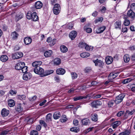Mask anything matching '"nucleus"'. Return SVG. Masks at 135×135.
I'll return each mask as SVG.
<instances>
[{
	"label": "nucleus",
	"instance_id": "nucleus-22",
	"mask_svg": "<svg viewBox=\"0 0 135 135\" xmlns=\"http://www.w3.org/2000/svg\"><path fill=\"white\" fill-rule=\"evenodd\" d=\"M81 122L83 125H86L90 123V120L86 118L81 120Z\"/></svg>",
	"mask_w": 135,
	"mask_h": 135
},
{
	"label": "nucleus",
	"instance_id": "nucleus-42",
	"mask_svg": "<svg viewBox=\"0 0 135 135\" xmlns=\"http://www.w3.org/2000/svg\"><path fill=\"white\" fill-rule=\"evenodd\" d=\"M27 67L24 65L23 67H22L21 69V72L23 73H26L27 71Z\"/></svg>",
	"mask_w": 135,
	"mask_h": 135
},
{
	"label": "nucleus",
	"instance_id": "nucleus-25",
	"mask_svg": "<svg viewBox=\"0 0 135 135\" xmlns=\"http://www.w3.org/2000/svg\"><path fill=\"white\" fill-rule=\"evenodd\" d=\"M61 116L60 113L59 112H56L53 115V117L54 119H59Z\"/></svg>",
	"mask_w": 135,
	"mask_h": 135
},
{
	"label": "nucleus",
	"instance_id": "nucleus-59",
	"mask_svg": "<svg viewBox=\"0 0 135 135\" xmlns=\"http://www.w3.org/2000/svg\"><path fill=\"white\" fill-rule=\"evenodd\" d=\"M16 110L18 112L22 110V109L20 106H19L15 108Z\"/></svg>",
	"mask_w": 135,
	"mask_h": 135
},
{
	"label": "nucleus",
	"instance_id": "nucleus-19",
	"mask_svg": "<svg viewBox=\"0 0 135 135\" xmlns=\"http://www.w3.org/2000/svg\"><path fill=\"white\" fill-rule=\"evenodd\" d=\"M32 18L31 19L33 21H36L38 19V17L37 15V13L36 12H33L32 13Z\"/></svg>",
	"mask_w": 135,
	"mask_h": 135
},
{
	"label": "nucleus",
	"instance_id": "nucleus-36",
	"mask_svg": "<svg viewBox=\"0 0 135 135\" xmlns=\"http://www.w3.org/2000/svg\"><path fill=\"white\" fill-rule=\"evenodd\" d=\"M135 112V110H133L131 111L127 110L125 114L127 115H132Z\"/></svg>",
	"mask_w": 135,
	"mask_h": 135
},
{
	"label": "nucleus",
	"instance_id": "nucleus-1",
	"mask_svg": "<svg viewBox=\"0 0 135 135\" xmlns=\"http://www.w3.org/2000/svg\"><path fill=\"white\" fill-rule=\"evenodd\" d=\"M33 71L36 74L41 75L42 76H43V75L44 74V70L42 68L40 67L35 68L33 69Z\"/></svg>",
	"mask_w": 135,
	"mask_h": 135
},
{
	"label": "nucleus",
	"instance_id": "nucleus-58",
	"mask_svg": "<svg viewBox=\"0 0 135 135\" xmlns=\"http://www.w3.org/2000/svg\"><path fill=\"white\" fill-rule=\"evenodd\" d=\"M131 9L132 10H135V3H132L131 5Z\"/></svg>",
	"mask_w": 135,
	"mask_h": 135
},
{
	"label": "nucleus",
	"instance_id": "nucleus-60",
	"mask_svg": "<svg viewBox=\"0 0 135 135\" xmlns=\"http://www.w3.org/2000/svg\"><path fill=\"white\" fill-rule=\"evenodd\" d=\"M124 113L123 111H120L117 114V116L118 117H120Z\"/></svg>",
	"mask_w": 135,
	"mask_h": 135
},
{
	"label": "nucleus",
	"instance_id": "nucleus-46",
	"mask_svg": "<svg viewBox=\"0 0 135 135\" xmlns=\"http://www.w3.org/2000/svg\"><path fill=\"white\" fill-rule=\"evenodd\" d=\"M71 76L73 79L76 78L77 76L78 75L75 73L72 72L71 73Z\"/></svg>",
	"mask_w": 135,
	"mask_h": 135
},
{
	"label": "nucleus",
	"instance_id": "nucleus-30",
	"mask_svg": "<svg viewBox=\"0 0 135 135\" xmlns=\"http://www.w3.org/2000/svg\"><path fill=\"white\" fill-rule=\"evenodd\" d=\"M124 60L125 62H127L130 60V57L127 54L125 55L124 56Z\"/></svg>",
	"mask_w": 135,
	"mask_h": 135
},
{
	"label": "nucleus",
	"instance_id": "nucleus-3",
	"mask_svg": "<svg viewBox=\"0 0 135 135\" xmlns=\"http://www.w3.org/2000/svg\"><path fill=\"white\" fill-rule=\"evenodd\" d=\"M61 8L58 4H55L53 8V11L54 14L57 15L59 14Z\"/></svg>",
	"mask_w": 135,
	"mask_h": 135
},
{
	"label": "nucleus",
	"instance_id": "nucleus-43",
	"mask_svg": "<svg viewBox=\"0 0 135 135\" xmlns=\"http://www.w3.org/2000/svg\"><path fill=\"white\" fill-rule=\"evenodd\" d=\"M84 99L83 96H80L78 97H75L73 99L74 101H76L77 100L82 99Z\"/></svg>",
	"mask_w": 135,
	"mask_h": 135
},
{
	"label": "nucleus",
	"instance_id": "nucleus-26",
	"mask_svg": "<svg viewBox=\"0 0 135 135\" xmlns=\"http://www.w3.org/2000/svg\"><path fill=\"white\" fill-rule=\"evenodd\" d=\"M8 103L9 106L10 107H13L15 104L14 101L12 99L9 100L8 102Z\"/></svg>",
	"mask_w": 135,
	"mask_h": 135
},
{
	"label": "nucleus",
	"instance_id": "nucleus-49",
	"mask_svg": "<svg viewBox=\"0 0 135 135\" xmlns=\"http://www.w3.org/2000/svg\"><path fill=\"white\" fill-rule=\"evenodd\" d=\"M30 134V135H38V133L36 131L33 130L31 132Z\"/></svg>",
	"mask_w": 135,
	"mask_h": 135
},
{
	"label": "nucleus",
	"instance_id": "nucleus-57",
	"mask_svg": "<svg viewBox=\"0 0 135 135\" xmlns=\"http://www.w3.org/2000/svg\"><path fill=\"white\" fill-rule=\"evenodd\" d=\"M129 49L132 51H135V45L131 46L129 47Z\"/></svg>",
	"mask_w": 135,
	"mask_h": 135
},
{
	"label": "nucleus",
	"instance_id": "nucleus-18",
	"mask_svg": "<svg viewBox=\"0 0 135 135\" xmlns=\"http://www.w3.org/2000/svg\"><path fill=\"white\" fill-rule=\"evenodd\" d=\"M53 52L51 50H49L45 51L44 54V56L46 57H50L52 55Z\"/></svg>",
	"mask_w": 135,
	"mask_h": 135
},
{
	"label": "nucleus",
	"instance_id": "nucleus-38",
	"mask_svg": "<svg viewBox=\"0 0 135 135\" xmlns=\"http://www.w3.org/2000/svg\"><path fill=\"white\" fill-rule=\"evenodd\" d=\"M70 131L72 132L77 133L79 131V128L76 127H73L70 128Z\"/></svg>",
	"mask_w": 135,
	"mask_h": 135
},
{
	"label": "nucleus",
	"instance_id": "nucleus-62",
	"mask_svg": "<svg viewBox=\"0 0 135 135\" xmlns=\"http://www.w3.org/2000/svg\"><path fill=\"white\" fill-rule=\"evenodd\" d=\"M91 70V69L90 67H86L85 69V71L86 73H88Z\"/></svg>",
	"mask_w": 135,
	"mask_h": 135
},
{
	"label": "nucleus",
	"instance_id": "nucleus-34",
	"mask_svg": "<svg viewBox=\"0 0 135 135\" xmlns=\"http://www.w3.org/2000/svg\"><path fill=\"white\" fill-rule=\"evenodd\" d=\"M52 117V114L51 113H49L46 116V120L47 122H49L51 120V118Z\"/></svg>",
	"mask_w": 135,
	"mask_h": 135
},
{
	"label": "nucleus",
	"instance_id": "nucleus-45",
	"mask_svg": "<svg viewBox=\"0 0 135 135\" xmlns=\"http://www.w3.org/2000/svg\"><path fill=\"white\" fill-rule=\"evenodd\" d=\"M85 48L86 50L88 51H90L93 50V47H91V46H90L87 44H86Z\"/></svg>",
	"mask_w": 135,
	"mask_h": 135
},
{
	"label": "nucleus",
	"instance_id": "nucleus-37",
	"mask_svg": "<svg viewBox=\"0 0 135 135\" xmlns=\"http://www.w3.org/2000/svg\"><path fill=\"white\" fill-rule=\"evenodd\" d=\"M133 79H132V78H127L123 80L122 82V83L124 84L128 83L131 81Z\"/></svg>",
	"mask_w": 135,
	"mask_h": 135
},
{
	"label": "nucleus",
	"instance_id": "nucleus-54",
	"mask_svg": "<svg viewBox=\"0 0 135 135\" xmlns=\"http://www.w3.org/2000/svg\"><path fill=\"white\" fill-rule=\"evenodd\" d=\"M37 97L36 95H35L33 97H30L29 98V100L32 101H33L36 100V99Z\"/></svg>",
	"mask_w": 135,
	"mask_h": 135
},
{
	"label": "nucleus",
	"instance_id": "nucleus-7",
	"mask_svg": "<svg viewBox=\"0 0 135 135\" xmlns=\"http://www.w3.org/2000/svg\"><path fill=\"white\" fill-rule=\"evenodd\" d=\"M77 33V32L76 31H73L69 33V36L71 40H74L76 37Z\"/></svg>",
	"mask_w": 135,
	"mask_h": 135
},
{
	"label": "nucleus",
	"instance_id": "nucleus-23",
	"mask_svg": "<svg viewBox=\"0 0 135 135\" xmlns=\"http://www.w3.org/2000/svg\"><path fill=\"white\" fill-rule=\"evenodd\" d=\"M60 50L63 53L66 52L68 50L67 48L64 45H62L60 46Z\"/></svg>",
	"mask_w": 135,
	"mask_h": 135
},
{
	"label": "nucleus",
	"instance_id": "nucleus-44",
	"mask_svg": "<svg viewBox=\"0 0 135 135\" xmlns=\"http://www.w3.org/2000/svg\"><path fill=\"white\" fill-rule=\"evenodd\" d=\"M54 72V71L53 70H51L50 71H48L46 72V73H44V74L43 75V76H45L46 75H49L53 73Z\"/></svg>",
	"mask_w": 135,
	"mask_h": 135
},
{
	"label": "nucleus",
	"instance_id": "nucleus-39",
	"mask_svg": "<svg viewBox=\"0 0 135 135\" xmlns=\"http://www.w3.org/2000/svg\"><path fill=\"white\" fill-rule=\"evenodd\" d=\"M86 44V43L84 42H80L79 44V47L81 48L85 47Z\"/></svg>",
	"mask_w": 135,
	"mask_h": 135
},
{
	"label": "nucleus",
	"instance_id": "nucleus-5",
	"mask_svg": "<svg viewBox=\"0 0 135 135\" xmlns=\"http://www.w3.org/2000/svg\"><path fill=\"white\" fill-rule=\"evenodd\" d=\"M91 104L92 107L97 108L98 106L102 105V103L100 101L96 100L93 102Z\"/></svg>",
	"mask_w": 135,
	"mask_h": 135
},
{
	"label": "nucleus",
	"instance_id": "nucleus-13",
	"mask_svg": "<svg viewBox=\"0 0 135 135\" xmlns=\"http://www.w3.org/2000/svg\"><path fill=\"white\" fill-rule=\"evenodd\" d=\"M35 6L37 9H40L42 7L43 4L41 1H37L35 2Z\"/></svg>",
	"mask_w": 135,
	"mask_h": 135
},
{
	"label": "nucleus",
	"instance_id": "nucleus-50",
	"mask_svg": "<svg viewBox=\"0 0 135 135\" xmlns=\"http://www.w3.org/2000/svg\"><path fill=\"white\" fill-rule=\"evenodd\" d=\"M56 42V39H53L50 42L49 45L50 46H52L55 45Z\"/></svg>",
	"mask_w": 135,
	"mask_h": 135
},
{
	"label": "nucleus",
	"instance_id": "nucleus-2",
	"mask_svg": "<svg viewBox=\"0 0 135 135\" xmlns=\"http://www.w3.org/2000/svg\"><path fill=\"white\" fill-rule=\"evenodd\" d=\"M125 96L124 94H121L116 97L115 102L116 104H118L121 102Z\"/></svg>",
	"mask_w": 135,
	"mask_h": 135
},
{
	"label": "nucleus",
	"instance_id": "nucleus-41",
	"mask_svg": "<svg viewBox=\"0 0 135 135\" xmlns=\"http://www.w3.org/2000/svg\"><path fill=\"white\" fill-rule=\"evenodd\" d=\"M32 13L30 11H28L27 15V17L29 20L31 19L32 18Z\"/></svg>",
	"mask_w": 135,
	"mask_h": 135
},
{
	"label": "nucleus",
	"instance_id": "nucleus-63",
	"mask_svg": "<svg viewBox=\"0 0 135 135\" xmlns=\"http://www.w3.org/2000/svg\"><path fill=\"white\" fill-rule=\"evenodd\" d=\"M101 97V95L100 94H98L93 96V99H97Z\"/></svg>",
	"mask_w": 135,
	"mask_h": 135
},
{
	"label": "nucleus",
	"instance_id": "nucleus-32",
	"mask_svg": "<svg viewBox=\"0 0 135 135\" xmlns=\"http://www.w3.org/2000/svg\"><path fill=\"white\" fill-rule=\"evenodd\" d=\"M18 36V34L16 32H14L12 33L11 34L12 37L14 39H17Z\"/></svg>",
	"mask_w": 135,
	"mask_h": 135
},
{
	"label": "nucleus",
	"instance_id": "nucleus-40",
	"mask_svg": "<svg viewBox=\"0 0 135 135\" xmlns=\"http://www.w3.org/2000/svg\"><path fill=\"white\" fill-rule=\"evenodd\" d=\"M94 31L95 32L97 33H101L100 30V27L95 28L94 29Z\"/></svg>",
	"mask_w": 135,
	"mask_h": 135
},
{
	"label": "nucleus",
	"instance_id": "nucleus-55",
	"mask_svg": "<svg viewBox=\"0 0 135 135\" xmlns=\"http://www.w3.org/2000/svg\"><path fill=\"white\" fill-rule=\"evenodd\" d=\"M9 132V131L7 130H6L2 132L1 133L0 135H6Z\"/></svg>",
	"mask_w": 135,
	"mask_h": 135
},
{
	"label": "nucleus",
	"instance_id": "nucleus-61",
	"mask_svg": "<svg viewBox=\"0 0 135 135\" xmlns=\"http://www.w3.org/2000/svg\"><path fill=\"white\" fill-rule=\"evenodd\" d=\"M128 29L126 27H123L122 28V31L123 33L126 32L127 31Z\"/></svg>",
	"mask_w": 135,
	"mask_h": 135
},
{
	"label": "nucleus",
	"instance_id": "nucleus-31",
	"mask_svg": "<svg viewBox=\"0 0 135 135\" xmlns=\"http://www.w3.org/2000/svg\"><path fill=\"white\" fill-rule=\"evenodd\" d=\"M68 119L66 118V115H63L62 116L61 118L60 119V121L61 122H66L67 120Z\"/></svg>",
	"mask_w": 135,
	"mask_h": 135
},
{
	"label": "nucleus",
	"instance_id": "nucleus-10",
	"mask_svg": "<svg viewBox=\"0 0 135 135\" xmlns=\"http://www.w3.org/2000/svg\"><path fill=\"white\" fill-rule=\"evenodd\" d=\"M31 77V75L30 73H27L23 74V80H27L30 79Z\"/></svg>",
	"mask_w": 135,
	"mask_h": 135
},
{
	"label": "nucleus",
	"instance_id": "nucleus-16",
	"mask_svg": "<svg viewBox=\"0 0 135 135\" xmlns=\"http://www.w3.org/2000/svg\"><path fill=\"white\" fill-rule=\"evenodd\" d=\"M105 61L107 64H109L112 62L113 58L110 56H108L106 58Z\"/></svg>",
	"mask_w": 135,
	"mask_h": 135
},
{
	"label": "nucleus",
	"instance_id": "nucleus-24",
	"mask_svg": "<svg viewBox=\"0 0 135 135\" xmlns=\"http://www.w3.org/2000/svg\"><path fill=\"white\" fill-rule=\"evenodd\" d=\"M131 133L129 129H127L125 130L123 132L120 133L119 135H129Z\"/></svg>",
	"mask_w": 135,
	"mask_h": 135
},
{
	"label": "nucleus",
	"instance_id": "nucleus-51",
	"mask_svg": "<svg viewBox=\"0 0 135 135\" xmlns=\"http://www.w3.org/2000/svg\"><path fill=\"white\" fill-rule=\"evenodd\" d=\"M113 75H114L113 73H111L108 76V79L110 80H111L113 79Z\"/></svg>",
	"mask_w": 135,
	"mask_h": 135
},
{
	"label": "nucleus",
	"instance_id": "nucleus-17",
	"mask_svg": "<svg viewBox=\"0 0 135 135\" xmlns=\"http://www.w3.org/2000/svg\"><path fill=\"white\" fill-rule=\"evenodd\" d=\"M23 17V14L22 13L20 12L18 13L16 16L15 19L17 21H18Z\"/></svg>",
	"mask_w": 135,
	"mask_h": 135
},
{
	"label": "nucleus",
	"instance_id": "nucleus-15",
	"mask_svg": "<svg viewBox=\"0 0 135 135\" xmlns=\"http://www.w3.org/2000/svg\"><path fill=\"white\" fill-rule=\"evenodd\" d=\"M42 64V62L40 61H38L34 62L32 64V66L35 68H37V67H39Z\"/></svg>",
	"mask_w": 135,
	"mask_h": 135
},
{
	"label": "nucleus",
	"instance_id": "nucleus-33",
	"mask_svg": "<svg viewBox=\"0 0 135 135\" xmlns=\"http://www.w3.org/2000/svg\"><path fill=\"white\" fill-rule=\"evenodd\" d=\"M127 18L125 17L124 18L125 20L124 22V25L126 26H128L129 25L130 22L127 19Z\"/></svg>",
	"mask_w": 135,
	"mask_h": 135
},
{
	"label": "nucleus",
	"instance_id": "nucleus-14",
	"mask_svg": "<svg viewBox=\"0 0 135 135\" xmlns=\"http://www.w3.org/2000/svg\"><path fill=\"white\" fill-rule=\"evenodd\" d=\"M56 72L58 74L63 75L65 73L66 71L64 69L60 68L57 69Z\"/></svg>",
	"mask_w": 135,
	"mask_h": 135
},
{
	"label": "nucleus",
	"instance_id": "nucleus-8",
	"mask_svg": "<svg viewBox=\"0 0 135 135\" xmlns=\"http://www.w3.org/2000/svg\"><path fill=\"white\" fill-rule=\"evenodd\" d=\"M127 15L128 17L133 19L135 18V13L131 9H130L128 11Z\"/></svg>",
	"mask_w": 135,
	"mask_h": 135
},
{
	"label": "nucleus",
	"instance_id": "nucleus-29",
	"mask_svg": "<svg viewBox=\"0 0 135 135\" xmlns=\"http://www.w3.org/2000/svg\"><path fill=\"white\" fill-rule=\"evenodd\" d=\"M54 64L56 65H59L61 63V60L59 58L55 59L54 60Z\"/></svg>",
	"mask_w": 135,
	"mask_h": 135
},
{
	"label": "nucleus",
	"instance_id": "nucleus-6",
	"mask_svg": "<svg viewBox=\"0 0 135 135\" xmlns=\"http://www.w3.org/2000/svg\"><path fill=\"white\" fill-rule=\"evenodd\" d=\"M93 61L95 64V66H98L100 67H102L104 65L103 62L98 59L96 60H93Z\"/></svg>",
	"mask_w": 135,
	"mask_h": 135
},
{
	"label": "nucleus",
	"instance_id": "nucleus-56",
	"mask_svg": "<svg viewBox=\"0 0 135 135\" xmlns=\"http://www.w3.org/2000/svg\"><path fill=\"white\" fill-rule=\"evenodd\" d=\"M84 29L86 30V32L88 33H90L92 32V29L90 28H85Z\"/></svg>",
	"mask_w": 135,
	"mask_h": 135
},
{
	"label": "nucleus",
	"instance_id": "nucleus-35",
	"mask_svg": "<svg viewBox=\"0 0 135 135\" xmlns=\"http://www.w3.org/2000/svg\"><path fill=\"white\" fill-rule=\"evenodd\" d=\"M91 119L93 121H97L98 119L97 115L96 114H94L92 116Z\"/></svg>",
	"mask_w": 135,
	"mask_h": 135
},
{
	"label": "nucleus",
	"instance_id": "nucleus-27",
	"mask_svg": "<svg viewBox=\"0 0 135 135\" xmlns=\"http://www.w3.org/2000/svg\"><path fill=\"white\" fill-rule=\"evenodd\" d=\"M0 59L1 60L2 62H5L8 60V57L6 55H3L1 57Z\"/></svg>",
	"mask_w": 135,
	"mask_h": 135
},
{
	"label": "nucleus",
	"instance_id": "nucleus-48",
	"mask_svg": "<svg viewBox=\"0 0 135 135\" xmlns=\"http://www.w3.org/2000/svg\"><path fill=\"white\" fill-rule=\"evenodd\" d=\"M115 102L114 100H112L109 102L108 103V107H112L114 104Z\"/></svg>",
	"mask_w": 135,
	"mask_h": 135
},
{
	"label": "nucleus",
	"instance_id": "nucleus-47",
	"mask_svg": "<svg viewBox=\"0 0 135 135\" xmlns=\"http://www.w3.org/2000/svg\"><path fill=\"white\" fill-rule=\"evenodd\" d=\"M18 98L21 100H25L26 97L25 95H19L18 96Z\"/></svg>",
	"mask_w": 135,
	"mask_h": 135
},
{
	"label": "nucleus",
	"instance_id": "nucleus-11",
	"mask_svg": "<svg viewBox=\"0 0 135 135\" xmlns=\"http://www.w3.org/2000/svg\"><path fill=\"white\" fill-rule=\"evenodd\" d=\"M32 41L31 38L29 37H26L24 39V42L26 45H28L31 44Z\"/></svg>",
	"mask_w": 135,
	"mask_h": 135
},
{
	"label": "nucleus",
	"instance_id": "nucleus-20",
	"mask_svg": "<svg viewBox=\"0 0 135 135\" xmlns=\"http://www.w3.org/2000/svg\"><path fill=\"white\" fill-rule=\"evenodd\" d=\"M121 124L120 121H118L112 123V127L113 129H115L118 126Z\"/></svg>",
	"mask_w": 135,
	"mask_h": 135
},
{
	"label": "nucleus",
	"instance_id": "nucleus-52",
	"mask_svg": "<svg viewBox=\"0 0 135 135\" xmlns=\"http://www.w3.org/2000/svg\"><path fill=\"white\" fill-rule=\"evenodd\" d=\"M40 124L41 125H43V126L45 127H46L47 126L46 124L45 123V122L43 120H40Z\"/></svg>",
	"mask_w": 135,
	"mask_h": 135
},
{
	"label": "nucleus",
	"instance_id": "nucleus-12",
	"mask_svg": "<svg viewBox=\"0 0 135 135\" xmlns=\"http://www.w3.org/2000/svg\"><path fill=\"white\" fill-rule=\"evenodd\" d=\"M9 113V111L8 110H6L5 108L3 109L2 110L1 114L3 117L7 116Z\"/></svg>",
	"mask_w": 135,
	"mask_h": 135
},
{
	"label": "nucleus",
	"instance_id": "nucleus-53",
	"mask_svg": "<svg viewBox=\"0 0 135 135\" xmlns=\"http://www.w3.org/2000/svg\"><path fill=\"white\" fill-rule=\"evenodd\" d=\"M103 20V17L99 18L98 19L95 20L94 21L95 23H97L99 22H102Z\"/></svg>",
	"mask_w": 135,
	"mask_h": 135
},
{
	"label": "nucleus",
	"instance_id": "nucleus-4",
	"mask_svg": "<svg viewBox=\"0 0 135 135\" xmlns=\"http://www.w3.org/2000/svg\"><path fill=\"white\" fill-rule=\"evenodd\" d=\"M23 54L21 52H18L12 54V58L14 59H17L23 57Z\"/></svg>",
	"mask_w": 135,
	"mask_h": 135
},
{
	"label": "nucleus",
	"instance_id": "nucleus-28",
	"mask_svg": "<svg viewBox=\"0 0 135 135\" xmlns=\"http://www.w3.org/2000/svg\"><path fill=\"white\" fill-rule=\"evenodd\" d=\"M90 54L87 52H84L81 53L80 56L83 58L87 57L89 56Z\"/></svg>",
	"mask_w": 135,
	"mask_h": 135
},
{
	"label": "nucleus",
	"instance_id": "nucleus-9",
	"mask_svg": "<svg viewBox=\"0 0 135 135\" xmlns=\"http://www.w3.org/2000/svg\"><path fill=\"white\" fill-rule=\"evenodd\" d=\"M25 65V63L22 62L17 64L15 66V69L17 70H21L22 67H23Z\"/></svg>",
	"mask_w": 135,
	"mask_h": 135
},
{
	"label": "nucleus",
	"instance_id": "nucleus-21",
	"mask_svg": "<svg viewBox=\"0 0 135 135\" xmlns=\"http://www.w3.org/2000/svg\"><path fill=\"white\" fill-rule=\"evenodd\" d=\"M121 22L118 21H116L114 24V26L115 28H119L121 29Z\"/></svg>",
	"mask_w": 135,
	"mask_h": 135
},
{
	"label": "nucleus",
	"instance_id": "nucleus-64",
	"mask_svg": "<svg viewBox=\"0 0 135 135\" xmlns=\"http://www.w3.org/2000/svg\"><path fill=\"white\" fill-rule=\"evenodd\" d=\"M84 99H86L88 98L89 99H90L91 98V96L89 94H88L86 96H83Z\"/></svg>",
	"mask_w": 135,
	"mask_h": 135
}]
</instances>
